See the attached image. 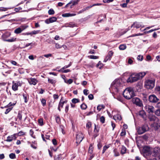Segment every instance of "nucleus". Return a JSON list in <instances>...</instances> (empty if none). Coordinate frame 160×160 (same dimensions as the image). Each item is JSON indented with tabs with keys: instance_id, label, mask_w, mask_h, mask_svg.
<instances>
[{
	"instance_id": "f257e3e1",
	"label": "nucleus",
	"mask_w": 160,
	"mask_h": 160,
	"mask_svg": "<svg viewBox=\"0 0 160 160\" xmlns=\"http://www.w3.org/2000/svg\"><path fill=\"white\" fill-rule=\"evenodd\" d=\"M150 155V160H160V148L157 147L153 149Z\"/></svg>"
},
{
	"instance_id": "f03ea898",
	"label": "nucleus",
	"mask_w": 160,
	"mask_h": 160,
	"mask_svg": "<svg viewBox=\"0 0 160 160\" xmlns=\"http://www.w3.org/2000/svg\"><path fill=\"white\" fill-rule=\"evenodd\" d=\"M111 87L114 92H118L122 88V86L121 84L119 79H116L111 84Z\"/></svg>"
},
{
	"instance_id": "7ed1b4c3",
	"label": "nucleus",
	"mask_w": 160,
	"mask_h": 160,
	"mask_svg": "<svg viewBox=\"0 0 160 160\" xmlns=\"http://www.w3.org/2000/svg\"><path fill=\"white\" fill-rule=\"evenodd\" d=\"M123 95L127 99H129L134 96V93L132 88H126L124 91Z\"/></svg>"
},
{
	"instance_id": "20e7f679",
	"label": "nucleus",
	"mask_w": 160,
	"mask_h": 160,
	"mask_svg": "<svg viewBox=\"0 0 160 160\" xmlns=\"http://www.w3.org/2000/svg\"><path fill=\"white\" fill-rule=\"evenodd\" d=\"M152 148L148 146H145L143 148V152L144 155L148 156L150 160V155L152 153Z\"/></svg>"
},
{
	"instance_id": "39448f33",
	"label": "nucleus",
	"mask_w": 160,
	"mask_h": 160,
	"mask_svg": "<svg viewBox=\"0 0 160 160\" xmlns=\"http://www.w3.org/2000/svg\"><path fill=\"white\" fill-rule=\"evenodd\" d=\"M149 129L148 126L147 124H144L140 127L138 130V134H142L148 131Z\"/></svg>"
},
{
	"instance_id": "423d86ee",
	"label": "nucleus",
	"mask_w": 160,
	"mask_h": 160,
	"mask_svg": "<svg viewBox=\"0 0 160 160\" xmlns=\"http://www.w3.org/2000/svg\"><path fill=\"white\" fill-rule=\"evenodd\" d=\"M139 79H140L137 74H132L131 76L128 78L127 80V82L132 83L136 82Z\"/></svg>"
},
{
	"instance_id": "0eeeda50",
	"label": "nucleus",
	"mask_w": 160,
	"mask_h": 160,
	"mask_svg": "<svg viewBox=\"0 0 160 160\" xmlns=\"http://www.w3.org/2000/svg\"><path fill=\"white\" fill-rule=\"evenodd\" d=\"M154 82L152 80H148L146 82V88L148 89L152 88L154 86Z\"/></svg>"
},
{
	"instance_id": "6e6552de",
	"label": "nucleus",
	"mask_w": 160,
	"mask_h": 160,
	"mask_svg": "<svg viewBox=\"0 0 160 160\" xmlns=\"http://www.w3.org/2000/svg\"><path fill=\"white\" fill-rule=\"evenodd\" d=\"M84 138V136L81 132H78L76 135V142L77 144H79L82 141Z\"/></svg>"
},
{
	"instance_id": "1a4fd4ad",
	"label": "nucleus",
	"mask_w": 160,
	"mask_h": 160,
	"mask_svg": "<svg viewBox=\"0 0 160 160\" xmlns=\"http://www.w3.org/2000/svg\"><path fill=\"white\" fill-rule=\"evenodd\" d=\"M149 102L153 103H156L158 102L159 99L154 95H150L148 97Z\"/></svg>"
},
{
	"instance_id": "9d476101",
	"label": "nucleus",
	"mask_w": 160,
	"mask_h": 160,
	"mask_svg": "<svg viewBox=\"0 0 160 160\" xmlns=\"http://www.w3.org/2000/svg\"><path fill=\"white\" fill-rule=\"evenodd\" d=\"M132 102L133 103L136 104L137 106L139 107H142L143 105L142 101L138 98H133Z\"/></svg>"
},
{
	"instance_id": "9b49d317",
	"label": "nucleus",
	"mask_w": 160,
	"mask_h": 160,
	"mask_svg": "<svg viewBox=\"0 0 160 160\" xmlns=\"http://www.w3.org/2000/svg\"><path fill=\"white\" fill-rule=\"evenodd\" d=\"M144 108L146 111L149 113H152L154 112V108L152 106L147 105L144 107Z\"/></svg>"
},
{
	"instance_id": "f8f14e48",
	"label": "nucleus",
	"mask_w": 160,
	"mask_h": 160,
	"mask_svg": "<svg viewBox=\"0 0 160 160\" xmlns=\"http://www.w3.org/2000/svg\"><path fill=\"white\" fill-rule=\"evenodd\" d=\"M144 26L143 25L142 22H134L131 26V28L132 27L135 28H139L140 27L143 28Z\"/></svg>"
},
{
	"instance_id": "ddd939ff",
	"label": "nucleus",
	"mask_w": 160,
	"mask_h": 160,
	"mask_svg": "<svg viewBox=\"0 0 160 160\" xmlns=\"http://www.w3.org/2000/svg\"><path fill=\"white\" fill-rule=\"evenodd\" d=\"M79 0H72L66 5V7H68L69 6L70 8H72V7L78 3Z\"/></svg>"
},
{
	"instance_id": "4468645a",
	"label": "nucleus",
	"mask_w": 160,
	"mask_h": 160,
	"mask_svg": "<svg viewBox=\"0 0 160 160\" xmlns=\"http://www.w3.org/2000/svg\"><path fill=\"white\" fill-rule=\"evenodd\" d=\"M57 20V18L56 17H52L48 19H46L45 22L47 24H49L56 22Z\"/></svg>"
},
{
	"instance_id": "2eb2a0df",
	"label": "nucleus",
	"mask_w": 160,
	"mask_h": 160,
	"mask_svg": "<svg viewBox=\"0 0 160 160\" xmlns=\"http://www.w3.org/2000/svg\"><path fill=\"white\" fill-rule=\"evenodd\" d=\"M21 86V83L20 82L14 83V82L13 81L12 89L14 91H17L18 90V86Z\"/></svg>"
},
{
	"instance_id": "dca6fc26",
	"label": "nucleus",
	"mask_w": 160,
	"mask_h": 160,
	"mask_svg": "<svg viewBox=\"0 0 160 160\" xmlns=\"http://www.w3.org/2000/svg\"><path fill=\"white\" fill-rule=\"evenodd\" d=\"M113 53L112 51H109L108 53L107 56L106 57V58L104 59V62H106L108 60H110L112 58V57L113 55Z\"/></svg>"
},
{
	"instance_id": "f3484780",
	"label": "nucleus",
	"mask_w": 160,
	"mask_h": 160,
	"mask_svg": "<svg viewBox=\"0 0 160 160\" xmlns=\"http://www.w3.org/2000/svg\"><path fill=\"white\" fill-rule=\"evenodd\" d=\"M16 134H14L13 135L8 136L7 137V139L5 141L7 142H10L13 140H16Z\"/></svg>"
},
{
	"instance_id": "a211bd4d",
	"label": "nucleus",
	"mask_w": 160,
	"mask_h": 160,
	"mask_svg": "<svg viewBox=\"0 0 160 160\" xmlns=\"http://www.w3.org/2000/svg\"><path fill=\"white\" fill-rule=\"evenodd\" d=\"M64 26L66 27L73 28L74 27H77V24L72 22H70L69 23H66L65 24Z\"/></svg>"
},
{
	"instance_id": "6ab92c4d",
	"label": "nucleus",
	"mask_w": 160,
	"mask_h": 160,
	"mask_svg": "<svg viewBox=\"0 0 160 160\" xmlns=\"http://www.w3.org/2000/svg\"><path fill=\"white\" fill-rule=\"evenodd\" d=\"M29 82L30 84L35 85L38 82V80L35 78H31L28 81Z\"/></svg>"
},
{
	"instance_id": "aec40b11",
	"label": "nucleus",
	"mask_w": 160,
	"mask_h": 160,
	"mask_svg": "<svg viewBox=\"0 0 160 160\" xmlns=\"http://www.w3.org/2000/svg\"><path fill=\"white\" fill-rule=\"evenodd\" d=\"M148 118L151 121H155L158 120V118L154 115H150Z\"/></svg>"
},
{
	"instance_id": "412c9836",
	"label": "nucleus",
	"mask_w": 160,
	"mask_h": 160,
	"mask_svg": "<svg viewBox=\"0 0 160 160\" xmlns=\"http://www.w3.org/2000/svg\"><path fill=\"white\" fill-rule=\"evenodd\" d=\"M22 112L19 111L17 118H16V121H17L18 119L19 120L21 121L22 120Z\"/></svg>"
},
{
	"instance_id": "4be33fe9",
	"label": "nucleus",
	"mask_w": 160,
	"mask_h": 160,
	"mask_svg": "<svg viewBox=\"0 0 160 160\" xmlns=\"http://www.w3.org/2000/svg\"><path fill=\"white\" fill-rule=\"evenodd\" d=\"M139 115L143 118H145L146 117V115L145 112L143 110L140 111L139 112Z\"/></svg>"
},
{
	"instance_id": "5701e85b",
	"label": "nucleus",
	"mask_w": 160,
	"mask_h": 160,
	"mask_svg": "<svg viewBox=\"0 0 160 160\" xmlns=\"http://www.w3.org/2000/svg\"><path fill=\"white\" fill-rule=\"evenodd\" d=\"M146 73L145 72H140L138 73H137V74L138 76L139 79H140L143 77L146 74Z\"/></svg>"
},
{
	"instance_id": "b1692460",
	"label": "nucleus",
	"mask_w": 160,
	"mask_h": 160,
	"mask_svg": "<svg viewBox=\"0 0 160 160\" xmlns=\"http://www.w3.org/2000/svg\"><path fill=\"white\" fill-rule=\"evenodd\" d=\"M113 118V119L115 120H118L120 121L122 119L121 116L120 114H118L114 116Z\"/></svg>"
},
{
	"instance_id": "393cba45",
	"label": "nucleus",
	"mask_w": 160,
	"mask_h": 160,
	"mask_svg": "<svg viewBox=\"0 0 160 160\" xmlns=\"http://www.w3.org/2000/svg\"><path fill=\"white\" fill-rule=\"evenodd\" d=\"M76 15V14L75 13L70 14L69 13H67L63 14L62 16L64 17H68L74 16Z\"/></svg>"
},
{
	"instance_id": "a878e982",
	"label": "nucleus",
	"mask_w": 160,
	"mask_h": 160,
	"mask_svg": "<svg viewBox=\"0 0 160 160\" xmlns=\"http://www.w3.org/2000/svg\"><path fill=\"white\" fill-rule=\"evenodd\" d=\"M23 98L24 100V102L25 103H26L28 102V99H27L28 98V95L27 94H23L22 95Z\"/></svg>"
},
{
	"instance_id": "bb28decb",
	"label": "nucleus",
	"mask_w": 160,
	"mask_h": 160,
	"mask_svg": "<svg viewBox=\"0 0 160 160\" xmlns=\"http://www.w3.org/2000/svg\"><path fill=\"white\" fill-rule=\"evenodd\" d=\"M119 48L120 50H124L126 48V46L124 44H122L119 46Z\"/></svg>"
},
{
	"instance_id": "cd10ccee",
	"label": "nucleus",
	"mask_w": 160,
	"mask_h": 160,
	"mask_svg": "<svg viewBox=\"0 0 160 160\" xmlns=\"http://www.w3.org/2000/svg\"><path fill=\"white\" fill-rule=\"evenodd\" d=\"M126 148L124 146H122L121 149V153L122 154L125 153L126 152Z\"/></svg>"
},
{
	"instance_id": "c85d7f7f",
	"label": "nucleus",
	"mask_w": 160,
	"mask_h": 160,
	"mask_svg": "<svg viewBox=\"0 0 160 160\" xmlns=\"http://www.w3.org/2000/svg\"><path fill=\"white\" fill-rule=\"evenodd\" d=\"M22 31L19 27L16 28L14 31L15 33L16 34H19Z\"/></svg>"
},
{
	"instance_id": "c756f323",
	"label": "nucleus",
	"mask_w": 160,
	"mask_h": 160,
	"mask_svg": "<svg viewBox=\"0 0 160 160\" xmlns=\"http://www.w3.org/2000/svg\"><path fill=\"white\" fill-rule=\"evenodd\" d=\"M105 108L104 106L102 105H99L97 107V109L99 111H100L102 109L104 108Z\"/></svg>"
},
{
	"instance_id": "7c9ffc66",
	"label": "nucleus",
	"mask_w": 160,
	"mask_h": 160,
	"mask_svg": "<svg viewBox=\"0 0 160 160\" xmlns=\"http://www.w3.org/2000/svg\"><path fill=\"white\" fill-rule=\"evenodd\" d=\"M48 82L52 84H54L56 82V81L55 80L50 79L49 78H48Z\"/></svg>"
},
{
	"instance_id": "2f4dec72",
	"label": "nucleus",
	"mask_w": 160,
	"mask_h": 160,
	"mask_svg": "<svg viewBox=\"0 0 160 160\" xmlns=\"http://www.w3.org/2000/svg\"><path fill=\"white\" fill-rule=\"evenodd\" d=\"M16 38H11V39L5 40V41H7V42H13L15 41H16Z\"/></svg>"
},
{
	"instance_id": "473e14b6",
	"label": "nucleus",
	"mask_w": 160,
	"mask_h": 160,
	"mask_svg": "<svg viewBox=\"0 0 160 160\" xmlns=\"http://www.w3.org/2000/svg\"><path fill=\"white\" fill-rule=\"evenodd\" d=\"M9 158L11 159H14L16 158L15 154L14 153H11L9 155Z\"/></svg>"
},
{
	"instance_id": "72a5a7b5",
	"label": "nucleus",
	"mask_w": 160,
	"mask_h": 160,
	"mask_svg": "<svg viewBox=\"0 0 160 160\" xmlns=\"http://www.w3.org/2000/svg\"><path fill=\"white\" fill-rule=\"evenodd\" d=\"M88 57L92 59H97L99 57L94 55H90L88 56Z\"/></svg>"
},
{
	"instance_id": "f704fd0d",
	"label": "nucleus",
	"mask_w": 160,
	"mask_h": 160,
	"mask_svg": "<svg viewBox=\"0 0 160 160\" xmlns=\"http://www.w3.org/2000/svg\"><path fill=\"white\" fill-rule=\"evenodd\" d=\"M72 102L73 103H76L78 102H79V100L78 99L74 98L72 100Z\"/></svg>"
},
{
	"instance_id": "c9c22d12",
	"label": "nucleus",
	"mask_w": 160,
	"mask_h": 160,
	"mask_svg": "<svg viewBox=\"0 0 160 160\" xmlns=\"http://www.w3.org/2000/svg\"><path fill=\"white\" fill-rule=\"evenodd\" d=\"M28 27V26L22 25L21 26L19 27V28L21 29V31H22L23 30L26 29Z\"/></svg>"
},
{
	"instance_id": "e433bc0d",
	"label": "nucleus",
	"mask_w": 160,
	"mask_h": 160,
	"mask_svg": "<svg viewBox=\"0 0 160 160\" xmlns=\"http://www.w3.org/2000/svg\"><path fill=\"white\" fill-rule=\"evenodd\" d=\"M113 152H114V156L117 157L119 156V152L117 151V150L116 149H114L113 150Z\"/></svg>"
},
{
	"instance_id": "4c0bfd02",
	"label": "nucleus",
	"mask_w": 160,
	"mask_h": 160,
	"mask_svg": "<svg viewBox=\"0 0 160 160\" xmlns=\"http://www.w3.org/2000/svg\"><path fill=\"white\" fill-rule=\"evenodd\" d=\"M93 152V147L91 145H90V146L89 148L88 152L90 154H92Z\"/></svg>"
},
{
	"instance_id": "58836bf2",
	"label": "nucleus",
	"mask_w": 160,
	"mask_h": 160,
	"mask_svg": "<svg viewBox=\"0 0 160 160\" xmlns=\"http://www.w3.org/2000/svg\"><path fill=\"white\" fill-rule=\"evenodd\" d=\"M80 107L82 109H85L87 108V106L85 103L81 104Z\"/></svg>"
},
{
	"instance_id": "ea45409f",
	"label": "nucleus",
	"mask_w": 160,
	"mask_h": 160,
	"mask_svg": "<svg viewBox=\"0 0 160 160\" xmlns=\"http://www.w3.org/2000/svg\"><path fill=\"white\" fill-rule=\"evenodd\" d=\"M48 13L49 15H53L54 13V11L52 9H50L48 11Z\"/></svg>"
},
{
	"instance_id": "a19ab883",
	"label": "nucleus",
	"mask_w": 160,
	"mask_h": 160,
	"mask_svg": "<svg viewBox=\"0 0 160 160\" xmlns=\"http://www.w3.org/2000/svg\"><path fill=\"white\" fill-rule=\"evenodd\" d=\"M109 147L108 146H105L103 147L102 153L103 154L105 152L106 150Z\"/></svg>"
},
{
	"instance_id": "79ce46f5",
	"label": "nucleus",
	"mask_w": 160,
	"mask_h": 160,
	"mask_svg": "<svg viewBox=\"0 0 160 160\" xmlns=\"http://www.w3.org/2000/svg\"><path fill=\"white\" fill-rule=\"evenodd\" d=\"M137 59L140 61H142L143 59V56L141 55H139L137 58Z\"/></svg>"
},
{
	"instance_id": "37998d69",
	"label": "nucleus",
	"mask_w": 160,
	"mask_h": 160,
	"mask_svg": "<svg viewBox=\"0 0 160 160\" xmlns=\"http://www.w3.org/2000/svg\"><path fill=\"white\" fill-rule=\"evenodd\" d=\"M65 82L66 83H68L69 84H70L73 81L72 80V79H70L68 80L67 81L65 80Z\"/></svg>"
},
{
	"instance_id": "c03bdc74",
	"label": "nucleus",
	"mask_w": 160,
	"mask_h": 160,
	"mask_svg": "<svg viewBox=\"0 0 160 160\" xmlns=\"http://www.w3.org/2000/svg\"><path fill=\"white\" fill-rule=\"evenodd\" d=\"M126 134V131L125 129H122V131L120 133V135L121 136H125Z\"/></svg>"
},
{
	"instance_id": "a18cd8bd",
	"label": "nucleus",
	"mask_w": 160,
	"mask_h": 160,
	"mask_svg": "<svg viewBox=\"0 0 160 160\" xmlns=\"http://www.w3.org/2000/svg\"><path fill=\"white\" fill-rule=\"evenodd\" d=\"M29 133H30V135L32 137L34 138H35V136H33V134L34 133V132L32 129H31L30 130Z\"/></svg>"
},
{
	"instance_id": "49530a36",
	"label": "nucleus",
	"mask_w": 160,
	"mask_h": 160,
	"mask_svg": "<svg viewBox=\"0 0 160 160\" xmlns=\"http://www.w3.org/2000/svg\"><path fill=\"white\" fill-rule=\"evenodd\" d=\"M61 159V156L60 155L56 156L54 158L55 160H60Z\"/></svg>"
},
{
	"instance_id": "de8ad7c7",
	"label": "nucleus",
	"mask_w": 160,
	"mask_h": 160,
	"mask_svg": "<svg viewBox=\"0 0 160 160\" xmlns=\"http://www.w3.org/2000/svg\"><path fill=\"white\" fill-rule=\"evenodd\" d=\"M105 119V118L104 116H102L100 118V121L102 123L104 122Z\"/></svg>"
},
{
	"instance_id": "09e8293b",
	"label": "nucleus",
	"mask_w": 160,
	"mask_h": 160,
	"mask_svg": "<svg viewBox=\"0 0 160 160\" xmlns=\"http://www.w3.org/2000/svg\"><path fill=\"white\" fill-rule=\"evenodd\" d=\"M41 102L43 106L46 104V101L44 99L42 98L41 100Z\"/></svg>"
},
{
	"instance_id": "8fccbe9b",
	"label": "nucleus",
	"mask_w": 160,
	"mask_h": 160,
	"mask_svg": "<svg viewBox=\"0 0 160 160\" xmlns=\"http://www.w3.org/2000/svg\"><path fill=\"white\" fill-rule=\"evenodd\" d=\"M62 97L60 100V102L59 103L58 105L60 107H61L62 108L63 107V104L62 102Z\"/></svg>"
},
{
	"instance_id": "3c124183",
	"label": "nucleus",
	"mask_w": 160,
	"mask_h": 160,
	"mask_svg": "<svg viewBox=\"0 0 160 160\" xmlns=\"http://www.w3.org/2000/svg\"><path fill=\"white\" fill-rule=\"evenodd\" d=\"M56 122L58 123L59 124V123L60 122V119L59 117H58V116L56 118Z\"/></svg>"
},
{
	"instance_id": "603ef678",
	"label": "nucleus",
	"mask_w": 160,
	"mask_h": 160,
	"mask_svg": "<svg viewBox=\"0 0 160 160\" xmlns=\"http://www.w3.org/2000/svg\"><path fill=\"white\" fill-rule=\"evenodd\" d=\"M91 122H88L86 124V127L87 128H88L89 129L91 126Z\"/></svg>"
},
{
	"instance_id": "864d4df0",
	"label": "nucleus",
	"mask_w": 160,
	"mask_h": 160,
	"mask_svg": "<svg viewBox=\"0 0 160 160\" xmlns=\"http://www.w3.org/2000/svg\"><path fill=\"white\" fill-rule=\"evenodd\" d=\"M83 92L84 94L86 95H87L88 94V90L86 89H85L83 91Z\"/></svg>"
},
{
	"instance_id": "5fc2aeb1",
	"label": "nucleus",
	"mask_w": 160,
	"mask_h": 160,
	"mask_svg": "<svg viewBox=\"0 0 160 160\" xmlns=\"http://www.w3.org/2000/svg\"><path fill=\"white\" fill-rule=\"evenodd\" d=\"M15 105V103H13V104H12L11 102H10L8 105L5 106V108H8V107H10V106H14Z\"/></svg>"
},
{
	"instance_id": "6e6d98bb",
	"label": "nucleus",
	"mask_w": 160,
	"mask_h": 160,
	"mask_svg": "<svg viewBox=\"0 0 160 160\" xmlns=\"http://www.w3.org/2000/svg\"><path fill=\"white\" fill-rule=\"evenodd\" d=\"M38 122L41 126L43 125V121L42 119H39Z\"/></svg>"
},
{
	"instance_id": "4d7b16f0",
	"label": "nucleus",
	"mask_w": 160,
	"mask_h": 160,
	"mask_svg": "<svg viewBox=\"0 0 160 160\" xmlns=\"http://www.w3.org/2000/svg\"><path fill=\"white\" fill-rule=\"evenodd\" d=\"M88 98L90 100H92L93 99V96L92 94H90L88 96Z\"/></svg>"
},
{
	"instance_id": "13d9d810",
	"label": "nucleus",
	"mask_w": 160,
	"mask_h": 160,
	"mask_svg": "<svg viewBox=\"0 0 160 160\" xmlns=\"http://www.w3.org/2000/svg\"><path fill=\"white\" fill-rule=\"evenodd\" d=\"M71 65V63L70 62V63L68 65L64 66L63 68H62L61 70L67 68L69 67Z\"/></svg>"
},
{
	"instance_id": "bf43d9fd",
	"label": "nucleus",
	"mask_w": 160,
	"mask_h": 160,
	"mask_svg": "<svg viewBox=\"0 0 160 160\" xmlns=\"http://www.w3.org/2000/svg\"><path fill=\"white\" fill-rule=\"evenodd\" d=\"M12 109V108H10L7 109L6 110L5 112V114H8L11 110Z\"/></svg>"
},
{
	"instance_id": "052dcab7",
	"label": "nucleus",
	"mask_w": 160,
	"mask_h": 160,
	"mask_svg": "<svg viewBox=\"0 0 160 160\" xmlns=\"http://www.w3.org/2000/svg\"><path fill=\"white\" fill-rule=\"evenodd\" d=\"M39 31L37 30V31H33L32 32V34H36L39 33Z\"/></svg>"
},
{
	"instance_id": "680f3d73",
	"label": "nucleus",
	"mask_w": 160,
	"mask_h": 160,
	"mask_svg": "<svg viewBox=\"0 0 160 160\" xmlns=\"http://www.w3.org/2000/svg\"><path fill=\"white\" fill-rule=\"evenodd\" d=\"M155 113L158 116H160V109L157 110L155 112Z\"/></svg>"
},
{
	"instance_id": "e2e57ef3",
	"label": "nucleus",
	"mask_w": 160,
	"mask_h": 160,
	"mask_svg": "<svg viewBox=\"0 0 160 160\" xmlns=\"http://www.w3.org/2000/svg\"><path fill=\"white\" fill-rule=\"evenodd\" d=\"M52 142L53 145H56L57 144V142L55 139H53L52 140Z\"/></svg>"
},
{
	"instance_id": "0e129e2a",
	"label": "nucleus",
	"mask_w": 160,
	"mask_h": 160,
	"mask_svg": "<svg viewBox=\"0 0 160 160\" xmlns=\"http://www.w3.org/2000/svg\"><path fill=\"white\" fill-rule=\"evenodd\" d=\"M113 1V0H103L104 3H109L112 2Z\"/></svg>"
},
{
	"instance_id": "69168bd1",
	"label": "nucleus",
	"mask_w": 160,
	"mask_h": 160,
	"mask_svg": "<svg viewBox=\"0 0 160 160\" xmlns=\"http://www.w3.org/2000/svg\"><path fill=\"white\" fill-rule=\"evenodd\" d=\"M55 47L57 48H62V46L58 43H56Z\"/></svg>"
},
{
	"instance_id": "338daca9",
	"label": "nucleus",
	"mask_w": 160,
	"mask_h": 160,
	"mask_svg": "<svg viewBox=\"0 0 160 160\" xmlns=\"http://www.w3.org/2000/svg\"><path fill=\"white\" fill-rule=\"evenodd\" d=\"M127 4L126 3H123L122 4H121L120 6L122 8H126L127 6Z\"/></svg>"
},
{
	"instance_id": "774afa93",
	"label": "nucleus",
	"mask_w": 160,
	"mask_h": 160,
	"mask_svg": "<svg viewBox=\"0 0 160 160\" xmlns=\"http://www.w3.org/2000/svg\"><path fill=\"white\" fill-rule=\"evenodd\" d=\"M53 98L54 99H57L58 98V96L57 94H54L53 95Z\"/></svg>"
}]
</instances>
